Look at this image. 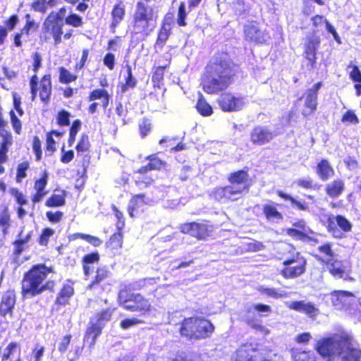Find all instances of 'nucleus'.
I'll return each mask as SVG.
<instances>
[{
	"mask_svg": "<svg viewBox=\"0 0 361 361\" xmlns=\"http://www.w3.org/2000/svg\"><path fill=\"white\" fill-rule=\"evenodd\" d=\"M238 68L228 53H217L208 61L201 76L203 91L209 94H218L226 90L234 83Z\"/></svg>",
	"mask_w": 361,
	"mask_h": 361,
	"instance_id": "f257e3e1",
	"label": "nucleus"
},
{
	"mask_svg": "<svg viewBox=\"0 0 361 361\" xmlns=\"http://www.w3.org/2000/svg\"><path fill=\"white\" fill-rule=\"evenodd\" d=\"M53 266H47L44 263L32 265L24 273L21 280V295L25 298H32L48 290L54 293L56 282L47 280L48 276L54 274Z\"/></svg>",
	"mask_w": 361,
	"mask_h": 361,
	"instance_id": "f03ea898",
	"label": "nucleus"
},
{
	"mask_svg": "<svg viewBox=\"0 0 361 361\" xmlns=\"http://www.w3.org/2000/svg\"><path fill=\"white\" fill-rule=\"evenodd\" d=\"M276 258L281 262L279 274L285 279L298 278L307 271V259L290 243L283 242L279 245Z\"/></svg>",
	"mask_w": 361,
	"mask_h": 361,
	"instance_id": "7ed1b4c3",
	"label": "nucleus"
},
{
	"mask_svg": "<svg viewBox=\"0 0 361 361\" xmlns=\"http://www.w3.org/2000/svg\"><path fill=\"white\" fill-rule=\"evenodd\" d=\"M157 11L153 6L142 1H137L130 22L131 35L145 39L157 27Z\"/></svg>",
	"mask_w": 361,
	"mask_h": 361,
	"instance_id": "20e7f679",
	"label": "nucleus"
},
{
	"mask_svg": "<svg viewBox=\"0 0 361 361\" xmlns=\"http://www.w3.org/2000/svg\"><path fill=\"white\" fill-rule=\"evenodd\" d=\"M178 333L187 341L195 342L206 340L212 336L215 326L204 317L190 316L184 317L178 323Z\"/></svg>",
	"mask_w": 361,
	"mask_h": 361,
	"instance_id": "39448f33",
	"label": "nucleus"
},
{
	"mask_svg": "<svg viewBox=\"0 0 361 361\" xmlns=\"http://www.w3.org/2000/svg\"><path fill=\"white\" fill-rule=\"evenodd\" d=\"M118 302L124 310L137 313L139 316L144 317L152 310V306L147 298L141 293H132L126 288L119 290Z\"/></svg>",
	"mask_w": 361,
	"mask_h": 361,
	"instance_id": "423d86ee",
	"label": "nucleus"
},
{
	"mask_svg": "<svg viewBox=\"0 0 361 361\" xmlns=\"http://www.w3.org/2000/svg\"><path fill=\"white\" fill-rule=\"evenodd\" d=\"M115 308L108 307L95 313L90 319L83 336V343L92 350L97 338L102 334L106 324L111 319Z\"/></svg>",
	"mask_w": 361,
	"mask_h": 361,
	"instance_id": "0eeeda50",
	"label": "nucleus"
},
{
	"mask_svg": "<svg viewBox=\"0 0 361 361\" xmlns=\"http://www.w3.org/2000/svg\"><path fill=\"white\" fill-rule=\"evenodd\" d=\"M319 254L314 257L322 265L325 266L329 274L335 278H343L346 273L343 262L335 258V253L332 249V243L326 242L318 246Z\"/></svg>",
	"mask_w": 361,
	"mask_h": 361,
	"instance_id": "6e6552de",
	"label": "nucleus"
},
{
	"mask_svg": "<svg viewBox=\"0 0 361 361\" xmlns=\"http://www.w3.org/2000/svg\"><path fill=\"white\" fill-rule=\"evenodd\" d=\"M90 283L87 286V290L92 294L100 296L109 293L114 284V280L111 270L105 265L98 266L93 271Z\"/></svg>",
	"mask_w": 361,
	"mask_h": 361,
	"instance_id": "1a4fd4ad",
	"label": "nucleus"
},
{
	"mask_svg": "<svg viewBox=\"0 0 361 361\" xmlns=\"http://www.w3.org/2000/svg\"><path fill=\"white\" fill-rule=\"evenodd\" d=\"M63 27L62 18L58 13L51 11L42 23L40 40L48 42L52 39L54 45L58 46L62 42Z\"/></svg>",
	"mask_w": 361,
	"mask_h": 361,
	"instance_id": "9d476101",
	"label": "nucleus"
},
{
	"mask_svg": "<svg viewBox=\"0 0 361 361\" xmlns=\"http://www.w3.org/2000/svg\"><path fill=\"white\" fill-rule=\"evenodd\" d=\"M30 90L32 101L39 96L40 101L44 104L50 102L52 94L51 74L46 73L40 78L37 74H33L29 80Z\"/></svg>",
	"mask_w": 361,
	"mask_h": 361,
	"instance_id": "9b49d317",
	"label": "nucleus"
},
{
	"mask_svg": "<svg viewBox=\"0 0 361 361\" xmlns=\"http://www.w3.org/2000/svg\"><path fill=\"white\" fill-rule=\"evenodd\" d=\"M233 361H272L265 350L259 348L258 343L246 342L235 351Z\"/></svg>",
	"mask_w": 361,
	"mask_h": 361,
	"instance_id": "f8f14e48",
	"label": "nucleus"
},
{
	"mask_svg": "<svg viewBox=\"0 0 361 361\" xmlns=\"http://www.w3.org/2000/svg\"><path fill=\"white\" fill-rule=\"evenodd\" d=\"M180 231L199 240H204L211 235L212 226L206 223L188 222L180 225Z\"/></svg>",
	"mask_w": 361,
	"mask_h": 361,
	"instance_id": "ddd939ff",
	"label": "nucleus"
},
{
	"mask_svg": "<svg viewBox=\"0 0 361 361\" xmlns=\"http://www.w3.org/2000/svg\"><path fill=\"white\" fill-rule=\"evenodd\" d=\"M216 103L222 111L228 113L239 111L245 105L243 97H237L230 92L222 93Z\"/></svg>",
	"mask_w": 361,
	"mask_h": 361,
	"instance_id": "4468645a",
	"label": "nucleus"
},
{
	"mask_svg": "<svg viewBox=\"0 0 361 361\" xmlns=\"http://www.w3.org/2000/svg\"><path fill=\"white\" fill-rule=\"evenodd\" d=\"M211 197L216 202H227L240 198L242 190L231 185L216 187L211 192Z\"/></svg>",
	"mask_w": 361,
	"mask_h": 361,
	"instance_id": "2eb2a0df",
	"label": "nucleus"
},
{
	"mask_svg": "<svg viewBox=\"0 0 361 361\" xmlns=\"http://www.w3.org/2000/svg\"><path fill=\"white\" fill-rule=\"evenodd\" d=\"M227 179L232 186L242 190V195L248 192L251 181L247 167L231 172L228 174Z\"/></svg>",
	"mask_w": 361,
	"mask_h": 361,
	"instance_id": "dca6fc26",
	"label": "nucleus"
},
{
	"mask_svg": "<svg viewBox=\"0 0 361 361\" xmlns=\"http://www.w3.org/2000/svg\"><path fill=\"white\" fill-rule=\"evenodd\" d=\"M276 136L267 127L255 126L250 133V140L254 145L262 146L269 143Z\"/></svg>",
	"mask_w": 361,
	"mask_h": 361,
	"instance_id": "f3484780",
	"label": "nucleus"
},
{
	"mask_svg": "<svg viewBox=\"0 0 361 361\" xmlns=\"http://www.w3.org/2000/svg\"><path fill=\"white\" fill-rule=\"evenodd\" d=\"M326 228L329 233L336 236V233L338 231L345 233L350 232L353 228V224L343 215H331L327 218Z\"/></svg>",
	"mask_w": 361,
	"mask_h": 361,
	"instance_id": "a211bd4d",
	"label": "nucleus"
},
{
	"mask_svg": "<svg viewBox=\"0 0 361 361\" xmlns=\"http://www.w3.org/2000/svg\"><path fill=\"white\" fill-rule=\"evenodd\" d=\"M338 341L346 348L341 361H361V348L352 345L353 337L350 335L345 333L341 334Z\"/></svg>",
	"mask_w": 361,
	"mask_h": 361,
	"instance_id": "6ab92c4d",
	"label": "nucleus"
},
{
	"mask_svg": "<svg viewBox=\"0 0 361 361\" xmlns=\"http://www.w3.org/2000/svg\"><path fill=\"white\" fill-rule=\"evenodd\" d=\"M336 341L333 337H324L317 341L315 350L326 361H331L336 355Z\"/></svg>",
	"mask_w": 361,
	"mask_h": 361,
	"instance_id": "aec40b11",
	"label": "nucleus"
},
{
	"mask_svg": "<svg viewBox=\"0 0 361 361\" xmlns=\"http://www.w3.org/2000/svg\"><path fill=\"white\" fill-rule=\"evenodd\" d=\"M16 303V295L14 290H7L5 291L0 301V315L3 317L7 315L12 317Z\"/></svg>",
	"mask_w": 361,
	"mask_h": 361,
	"instance_id": "412c9836",
	"label": "nucleus"
},
{
	"mask_svg": "<svg viewBox=\"0 0 361 361\" xmlns=\"http://www.w3.org/2000/svg\"><path fill=\"white\" fill-rule=\"evenodd\" d=\"M321 43L317 36H310L306 38L304 44L305 58L308 60L310 65L314 67L317 61V51Z\"/></svg>",
	"mask_w": 361,
	"mask_h": 361,
	"instance_id": "4be33fe9",
	"label": "nucleus"
},
{
	"mask_svg": "<svg viewBox=\"0 0 361 361\" xmlns=\"http://www.w3.org/2000/svg\"><path fill=\"white\" fill-rule=\"evenodd\" d=\"M302 98L305 100L300 114L304 118L307 119L317 111L318 99L305 92L303 96L294 102L293 105L296 106Z\"/></svg>",
	"mask_w": 361,
	"mask_h": 361,
	"instance_id": "5701e85b",
	"label": "nucleus"
},
{
	"mask_svg": "<svg viewBox=\"0 0 361 361\" xmlns=\"http://www.w3.org/2000/svg\"><path fill=\"white\" fill-rule=\"evenodd\" d=\"M49 176L46 171H44L41 176L34 180V190L35 193L31 197L32 202L35 204L39 202L42 198L47 195V192L45 190L48 184Z\"/></svg>",
	"mask_w": 361,
	"mask_h": 361,
	"instance_id": "b1692460",
	"label": "nucleus"
},
{
	"mask_svg": "<svg viewBox=\"0 0 361 361\" xmlns=\"http://www.w3.org/2000/svg\"><path fill=\"white\" fill-rule=\"evenodd\" d=\"M288 307L299 312L304 313L308 317L314 319L319 313V309L312 302H305L304 300L293 301L289 303Z\"/></svg>",
	"mask_w": 361,
	"mask_h": 361,
	"instance_id": "393cba45",
	"label": "nucleus"
},
{
	"mask_svg": "<svg viewBox=\"0 0 361 361\" xmlns=\"http://www.w3.org/2000/svg\"><path fill=\"white\" fill-rule=\"evenodd\" d=\"M145 194H136L131 197L127 208L128 213L131 218L138 216L144 212L143 207L147 204Z\"/></svg>",
	"mask_w": 361,
	"mask_h": 361,
	"instance_id": "a878e982",
	"label": "nucleus"
},
{
	"mask_svg": "<svg viewBox=\"0 0 361 361\" xmlns=\"http://www.w3.org/2000/svg\"><path fill=\"white\" fill-rule=\"evenodd\" d=\"M160 277H147L140 279L133 283V288L142 290L147 294H153L159 287Z\"/></svg>",
	"mask_w": 361,
	"mask_h": 361,
	"instance_id": "bb28decb",
	"label": "nucleus"
},
{
	"mask_svg": "<svg viewBox=\"0 0 361 361\" xmlns=\"http://www.w3.org/2000/svg\"><path fill=\"white\" fill-rule=\"evenodd\" d=\"M278 205L272 201L262 205V213L268 222H278L283 219V214L279 210Z\"/></svg>",
	"mask_w": 361,
	"mask_h": 361,
	"instance_id": "cd10ccee",
	"label": "nucleus"
},
{
	"mask_svg": "<svg viewBox=\"0 0 361 361\" xmlns=\"http://www.w3.org/2000/svg\"><path fill=\"white\" fill-rule=\"evenodd\" d=\"M126 14V5L123 1L120 0L113 6L111 11V21L109 25L113 33L115 32L116 28L124 20Z\"/></svg>",
	"mask_w": 361,
	"mask_h": 361,
	"instance_id": "c85d7f7f",
	"label": "nucleus"
},
{
	"mask_svg": "<svg viewBox=\"0 0 361 361\" xmlns=\"http://www.w3.org/2000/svg\"><path fill=\"white\" fill-rule=\"evenodd\" d=\"M74 293L75 290L72 283L63 284L56 296L54 305H56L58 309L60 307L68 305Z\"/></svg>",
	"mask_w": 361,
	"mask_h": 361,
	"instance_id": "c756f323",
	"label": "nucleus"
},
{
	"mask_svg": "<svg viewBox=\"0 0 361 361\" xmlns=\"http://www.w3.org/2000/svg\"><path fill=\"white\" fill-rule=\"evenodd\" d=\"M100 261V255L95 250L85 255L81 259L82 268L85 277H90L93 274L94 264H98Z\"/></svg>",
	"mask_w": 361,
	"mask_h": 361,
	"instance_id": "7c9ffc66",
	"label": "nucleus"
},
{
	"mask_svg": "<svg viewBox=\"0 0 361 361\" xmlns=\"http://www.w3.org/2000/svg\"><path fill=\"white\" fill-rule=\"evenodd\" d=\"M315 173L321 180L326 181L334 176L335 171L328 159H322L316 164Z\"/></svg>",
	"mask_w": 361,
	"mask_h": 361,
	"instance_id": "2f4dec72",
	"label": "nucleus"
},
{
	"mask_svg": "<svg viewBox=\"0 0 361 361\" xmlns=\"http://www.w3.org/2000/svg\"><path fill=\"white\" fill-rule=\"evenodd\" d=\"M345 182L341 178H336L324 186V192L327 197L336 199L340 197L345 190Z\"/></svg>",
	"mask_w": 361,
	"mask_h": 361,
	"instance_id": "473e14b6",
	"label": "nucleus"
},
{
	"mask_svg": "<svg viewBox=\"0 0 361 361\" xmlns=\"http://www.w3.org/2000/svg\"><path fill=\"white\" fill-rule=\"evenodd\" d=\"M243 30L245 38L249 42L262 43L265 41L264 33L253 23L245 25Z\"/></svg>",
	"mask_w": 361,
	"mask_h": 361,
	"instance_id": "72a5a7b5",
	"label": "nucleus"
},
{
	"mask_svg": "<svg viewBox=\"0 0 361 361\" xmlns=\"http://www.w3.org/2000/svg\"><path fill=\"white\" fill-rule=\"evenodd\" d=\"M312 26L315 28L324 24L326 30L333 35L334 40L338 44H341V39L334 27L322 15L316 14L311 18Z\"/></svg>",
	"mask_w": 361,
	"mask_h": 361,
	"instance_id": "f704fd0d",
	"label": "nucleus"
},
{
	"mask_svg": "<svg viewBox=\"0 0 361 361\" xmlns=\"http://www.w3.org/2000/svg\"><path fill=\"white\" fill-rule=\"evenodd\" d=\"M149 162L138 169V172L143 173L152 170H160L166 166V162L161 160L156 154H150L146 158Z\"/></svg>",
	"mask_w": 361,
	"mask_h": 361,
	"instance_id": "c9c22d12",
	"label": "nucleus"
},
{
	"mask_svg": "<svg viewBox=\"0 0 361 361\" xmlns=\"http://www.w3.org/2000/svg\"><path fill=\"white\" fill-rule=\"evenodd\" d=\"M286 234L294 240H300L302 242L317 244L318 240L311 236L310 233L302 231L296 228H288L286 231Z\"/></svg>",
	"mask_w": 361,
	"mask_h": 361,
	"instance_id": "e433bc0d",
	"label": "nucleus"
},
{
	"mask_svg": "<svg viewBox=\"0 0 361 361\" xmlns=\"http://www.w3.org/2000/svg\"><path fill=\"white\" fill-rule=\"evenodd\" d=\"M276 194L278 197H281V199L286 201H289L291 205L296 209L300 211H309V205L306 202L298 200L292 195L281 190H276Z\"/></svg>",
	"mask_w": 361,
	"mask_h": 361,
	"instance_id": "4c0bfd02",
	"label": "nucleus"
},
{
	"mask_svg": "<svg viewBox=\"0 0 361 361\" xmlns=\"http://www.w3.org/2000/svg\"><path fill=\"white\" fill-rule=\"evenodd\" d=\"M349 68H351L349 78L354 82L355 94L357 97H361V71L357 65L351 63L348 66Z\"/></svg>",
	"mask_w": 361,
	"mask_h": 361,
	"instance_id": "58836bf2",
	"label": "nucleus"
},
{
	"mask_svg": "<svg viewBox=\"0 0 361 361\" xmlns=\"http://www.w3.org/2000/svg\"><path fill=\"white\" fill-rule=\"evenodd\" d=\"M13 145V136L11 133L7 132L2 135V140L0 143V164L8 161L7 153L9 147Z\"/></svg>",
	"mask_w": 361,
	"mask_h": 361,
	"instance_id": "ea45409f",
	"label": "nucleus"
},
{
	"mask_svg": "<svg viewBox=\"0 0 361 361\" xmlns=\"http://www.w3.org/2000/svg\"><path fill=\"white\" fill-rule=\"evenodd\" d=\"M88 101L102 99V106L106 109L109 104L110 95L107 90L103 88H97L91 91L88 95Z\"/></svg>",
	"mask_w": 361,
	"mask_h": 361,
	"instance_id": "a19ab883",
	"label": "nucleus"
},
{
	"mask_svg": "<svg viewBox=\"0 0 361 361\" xmlns=\"http://www.w3.org/2000/svg\"><path fill=\"white\" fill-rule=\"evenodd\" d=\"M170 61L164 66H158L154 68L152 75V82L154 87L161 89L164 85V78L166 69L169 67Z\"/></svg>",
	"mask_w": 361,
	"mask_h": 361,
	"instance_id": "79ce46f5",
	"label": "nucleus"
},
{
	"mask_svg": "<svg viewBox=\"0 0 361 361\" xmlns=\"http://www.w3.org/2000/svg\"><path fill=\"white\" fill-rule=\"evenodd\" d=\"M127 75L124 79V82L121 85V92L122 93L126 92L130 89H133L136 87L137 81L133 75L132 67L130 64L125 66Z\"/></svg>",
	"mask_w": 361,
	"mask_h": 361,
	"instance_id": "37998d69",
	"label": "nucleus"
},
{
	"mask_svg": "<svg viewBox=\"0 0 361 361\" xmlns=\"http://www.w3.org/2000/svg\"><path fill=\"white\" fill-rule=\"evenodd\" d=\"M66 192L63 190L60 193H53L47 199L45 206L47 207H59L66 204Z\"/></svg>",
	"mask_w": 361,
	"mask_h": 361,
	"instance_id": "c03bdc74",
	"label": "nucleus"
},
{
	"mask_svg": "<svg viewBox=\"0 0 361 361\" xmlns=\"http://www.w3.org/2000/svg\"><path fill=\"white\" fill-rule=\"evenodd\" d=\"M135 174L136 175L134 179L135 184L140 190L147 188L154 183V179L147 175V173H139L137 169L135 171Z\"/></svg>",
	"mask_w": 361,
	"mask_h": 361,
	"instance_id": "a18cd8bd",
	"label": "nucleus"
},
{
	"mask_svg": "<svg viewBox=\"0 0 361 361\" xmlns=\"http://www.w3.org/2000/svg\"><path fill=\"white\" fill-rule=\"evenodd\" d=\"M195 108L197 112L202 116H209L213 114L212 106L207 102L202 93H199Z\"/></svg>",
	"mask_w": 361,
	"mask_h": 361,
	"instance_id": "49530a36",
	"label": "nucleus"
},
{
	"mask_svg": "<svg viewBox=\"0 0 361 361\" xmlns=\"http://www.w3.org/2000/svg\"><path fill=\"white\" fill-rule=\"evenodd\" d=\"M123 234L122 230H116L106 242V247L111 250H118L122 247Z\"/></svg>",
	"mask_w": 361,
	"mask_h": 361,
	"instance_id": "de8ad7c7",
	"label": "nucleus"
},
{
	"mask_svg": "<svg viewBox=\"0 0 361 361\" xmlns=\"http://www.w3.org/2000/svg\"><path fill=\"white\" fill-rule=\"evenodd\" d=\"M11 214L8 206H4L0 212V231L4 235L8 233L11 227Z\"/></svg>",
	"mask_w": 361,
	"mask_h": 361,
	"instance_id": "09e8293b",
	"label": "nucleus"
},
{
	"mask_svg": "<svg viewBox=\"0 0 361 361\" xmlns=\"http://www.w3.org/2000/svg\"><path fill=\"white\" fill-rule=\"evenodd\" d=\"M59 71V81L62 84H69L77 80L78 75L71 73L64 66H60Z\"/></svg>",
	"mask_w": 361,
	"mask_h": 361,
	"instance_id": "8fccbe9b",
	"label": "nucleus"
},
{
	"mask_svg": "<svg viewBox=\"0 0 361 361\" xmlns=\"http://www.w3.org/2000/svg\"><path fill=\"white\" fill-rule=\"evenodd\" d=\"M170 35V27H164V26H161L160 29L157 32V37L155 41L154 46L161 49L166 44V42L168 40Z\"/></svg>",
	"mask_w": 361,
	"mask_h": 361,
	"instance_id": "3c124183",
	"label": "nucleus"
},
{
	"mask_svg": "<svg viewBox=\"0 0 361 361\" xmlns=\"http://www.w3.org/2000/svg\"><path fill=\"white\" fill-rule=\"evenodd\" d=\"M29 168L30 163L28 161H24L18 164L15 178L17 183H21L23 180L27 177V171Z\"/></svg>",
	"mask_w": 361,
	"mask_h": 361,
	"instance_id": "603ef678",
	"label": "nucleus"
},
{
	"mask_svg": "<svg viewBox=\"0 0 361 361\" xmlns=\"http://www.w3.org/2000/svg\"><path fill=\"white\" fill-rule=\"evenodd\" d=\"M55 233V231L53 228L49 227H45L42 228L41 233L39 235L37 238V243L39 245L42 246H47L49 242V239L52 237Z\"/></svg>",
	"mask_w": 361,
	"mask_h": 361,
	"instance_id": "864d4df0",
	"label": "nucleus"
},
{
	"mask_svg": "<svg viewBox=\"0 0 361 361\" xmlns=\"http://www.w3.org/2000/svg\"><path fill=\"white\" fill-rule=\"evenodd\" d=\"M25 18L26 21L23 27L20 29V31L22 33H24L25 35L29 36L30 31L35 32L37 30L38 28V24L31 18V15L30 13L25 14Z\"/></svg>",
	"mask_w": 361,
	"mask_h": 361,
	"instance_id": "5fc2aeb1",
	"label": "nucleus"
},
{
	"mask_svg": "<svg viewBox=\"0 0 361 361\" xmlns=\"http://www.w3.org/2000/svg\"><path fill=\"white\" fill-rule=\"evenodd\" d=\"M65 23L73 27H80L83 25V18L75 13H71L65 18Z\"/></svg>",
	"mask_w": 361,
	"mask_h": 361,
	"instance_id": "6e6d98bb",
	"label": "nucleus"
},
{
	"mask_svg": "<svg viewBox=\"0 0 361 361\" xmlns=\"http://www.w3.org/2000/svg\"><path fill=\"white\" fill-rule=\"evenodd\" d=\"M90 147L89 136L86 133H82L75 146L77 154L81 152H88Z\"/></svg>",
	"mask_w": 361,
	"mask_h": 361,
	"instance_id": "4d7b16f0",
	"label": "nucleus"
},
{
	"mask_svg": "<svg viewBox=\"0 0 361 361\" xmlns=\"http://www.w3.org/2000/svg\"><path fill=\"white\" fill-rule=\"evenodd\" d=\"M187 12L185 9V5L183 1L180 2L178 5V13H177V24L180 27H185L187 25L186 18H187Z\"/></svg>",
	"mask_w": 361,
	"mask_h": 361,
	"instance_id": "13d9d810",
	"label": "nucleus"
},
{
	"mask_svg": "<svg viewBox=\"0 0 361 361\" xmlns=\"http://www.w3.org/2000/svg\"><path fill=\"white\" fill-rule=\"evenodd\" d=\"M71 114L65 109L60 110L56 116V123L59 126H68L70 125Z\"/></svg>",
	"mask_w": 361,
	"mask_h": 361,
	"instance_id": "bf43d9fd",
	"label": "nucleus"
},
{
	"mask_svg": "<svg viewBox=\"0 0 361 361\" xmlns=\"http://www.w3.org/2000/svg\"><path fill=\"white\" fill-rule=\"evenodd\" d=\"M295 184L302 189L305 190H314L316 188V184L314 182V180L310 178V176H307L306 178H299L297 179L295 181Z\"/></svg>",
	"mask_w": 361,
	"mask_h": 361,
	"instance_id": "052dcab7",
	"label": "nucleus"
},
{
	"mask_svg": "<svg viewBox=\"0 0 361 361\" xmlns=\"http://www.w3.org/2000/svg\"><path fill=\"white\" fill-rule=\"evenodd\" d=\"M112 212L116 219V230H123L125 226V217L123 212L118 209V208L113 204L111 206Z\"/></svg>",
	"mask_w": 361,
	"mask_h": 361,
	"instance_id": "680f3d73",
	"label": "nucleus"
},
{
	"mask_svg": "<svg viewBox=\"0 0 361 361\" xmlns=\"http://www.w3.org/2000/svg\"><path fill=\"white\" fill-rule=\"evenodd\" d=\"M9 116L11 119V124L16 135H20L22 133V122L18 118L16 114L13 109L10 110Z\"/></svg>",
	"mask_w": 361,
	"mask_h": 361,
	"instance_id": "e2e57ef3",
	"label": "nucleus"
},
{
	"mask_svg": "<svg viewBox=\"0 0 361 361\" xmlns=\"http://www.w3.org/2000/svg\"><path fill=\"white\" fill-rule=\"evenodd\" d=\"M32 148L35 156V161H40L42 157V142L37 135L32 138Z\"/></svg>",
	"mask_w": 361,
	"mask_h": 361,
	"instance_id": "0e129e2a",
	"label": "nucleus"
},
{
	"mask_svg": "<svg viewBox=\"0 0 361 361\" xmlns=\"http://www.w3.org/2000/svg\"><path fill=\"white\" fill-rule=\"evenodd\" d=\"M20 350V345L16 342H11L5 348L2 355H1V361H6L10 359L11 356L13 353L16 350Z\"/></svg>",
	"mask_w": 361,
	"mask_h": 361,
	"instance_id": "69168bd1",
	"label": "nucleus"
},
{
	"mask_svg": "<svg viewBox=\"0 0 361 361\" xmlns=\"http://www.w3.org/2000/svg\"><path fill=\"white\" fill-rule=\"evenodd\" d=\"M245 323L252 329H255L257 331H259L264 335H267L269 334V330L263 326L261 323L258 322L256 319L247 318L245 319Z\"/></svg>",
	"mask_w": 361,
	"mask_h": 361,
	"instance_id": "338daca9",
	"label": "nucleus"
},
{
	"mask_svg": "<svg viewBox=\"0 0 361 361\" xmlns=\"http://www.w3.org/2000/svg\"><path fill=\"white\" fill-rule=\"evenodd\" d=\"M9 192L14 197L18 205L24 206L27 204V200L25 196L17 188H11L9 190Z\"/></svg>",
	"mask_w": 361,
	"mask_h": 361,
	"instance_id": "774afa93",
	"label": "nucleus"
}]
</instances>
